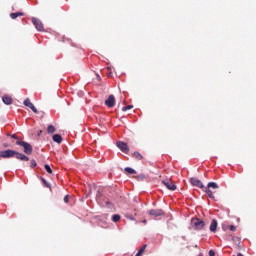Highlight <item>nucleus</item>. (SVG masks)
Returning <instances> with one entry per match:
<instances>
[{
	"mask_svg": "<svg viewBox=\"0 0 256 256\" xmlns=\"http://www.w3.org/2000/svg\"><path fill=\"white\" fill-rule=\"evenodd\" d=\"M57 131V129H55V126L53 125H49L48 128H47V133H50V134H53Z\"/></svg>",
	"mask_w": 256,
	"mask_h": 256,
	"instance_id": "nucleus-18",
	"label": "nucleus"
},
{
	"mask_svg": "<svg viewBox=\"0 0 256 256\" xmlns=\"http://www.w3.org/2000/svg\"><path fill=\"white\" fill-rule=\"evenodd\" d=\"M125 217L126 219H130L131 221L135 219L133 216H131V214H126Z\"/></svg>",
	"mask_w": 256,
	"mask_h": 256,
	"instance_id": "nucleus-24",
	"label": "nucleus"
},
{
	"mask_svg": "<svg viewBox=\"0 0 256 256\" xmlns=\"http://www.w3.org/2000/svg\"><path fill=\"white\" fill-rule=\"evenodd\" d=\"M11 157H15L19 161H29V158L25 154L19 153L15 150L8 149L0 151V159H11Z\"/></svg>",
	"mask_w": 256,
	"mask_h": 256,
	"instance_id": "nucleus-2",
	"label": "nucleus"
},
{
	"mask_svg": "<svg viewBox=\"0 0 256 256\" xmlns=\"http://www.w3.org/2000/svg\"><path fill=\"white\" fill-rule=\"evenodd\" d=\"M52 140L55 143L61 144L63 142V137H61V135H59V134H54L52 137Z\"/></svg>",
	"mask_w": 256,
	"mask_h": 256,
	"instance_id": "nucleus-13",
	"label": "nucleus"
},
{
	"mask_svg": "<svg viewBox=\"0 0 256 256\" xmlns=\"http://www.w3.org/2000/svg\"><path fill=\"white\" fill-rule=\"evenodd\" d=\"M238 256H244L243 254H241V253H238Z\"/></svg>",
	"mask_w": 256,
	"mask_h": 256,
	"instance_id": "nucleus-31",
	"label": "nucleus"
},
{
	"mask_svg": "<svg viewBox=\"0 0 256 256\" xmlns=\"http://www.w3.org/2000/svg\"><path fill=\"white\" fill-rule=\"evenodd\" d=\"M43 133V131L42 130H40L39 132H38V137H41V134Z\"/></svg>",
	"mask_w": 256,
	"mask_h": 256,
	"instance_id": "nucleus-30",
	"label": "nucleus"
},
{
	"mask_svg": "<svg viewBox=\"0 0 256 256\" xmlns=\"http://www.w3.org/2000/svg\"><path fill=\"white\" fill-rule=\"evenodd\" d=\"M163 185L167 187L170 191H175L177 189V186L173 183L171 180H163L162 181Z\"/></svg>",
	"mask_w": 256,
	"mask_h": 256,
	"instance_id": "nucleus-7",
	"label": "nucleus"
},
{
	"mask_svg": "<svg viewBox=\"0 0 256 256\" xmlns=\"http://www.w3.org/2000/svg\"><path fill=\"white\" fill-rule=\"evenodd\" d=\"M191 185L194 187H199V189H204L205 193L208 195L210 199H215V195L213 194V191L211 189H219V185L215 182H209L207 185V188H205V185H203V182L197 178H191L190 179Z\"/></svg>",
	"mask_w": 256,
	"mask_h": 256,
	"instance_id": "nucleus-1",
	"label": "nucleus"
},
{
	"mask_svg": "<svg viewBox=\"0 0 256 256\" xmlns=\"http://www.w3.org/2000/svg\"><path fill=\"white\" fill-rule=\"evenodd\" d=\"M24 105H25V107H28L29 109H31V111H33V113H38L37 108L35 107V105L32 104V102L29 98H26L24 100Z\"/></svg>",
	"mask_w": 256,
	"mask_h": 256,
	"instance_id": "nucleus-9",
	"label": "nucleus"
},
{
	"mask_svg": "<svg viewBox=\"0 0 256 256\" xmlns=\"http://www.w3.org/2000/svg\"><path fill=\"white\" fill-rule=\"evenodd\" d=\"M30 167H37V162L35 160H31Z\"/></svg>",
	"mask_w": 256,
	"mask_h": 256,
	"instance_id": "nucleus-23",
	"label": "nucleus"
},
{
	"mask_svg": "<svg viewBox=\"0 0 256 256\" xmlns=\"http://www.w3.org/2000/svg\"><path fill=\"white\" fill-rule=\"evenodd\" d=\"M190 227L194 231H201L205 228V221L199 219V218H192L190 222Z\"/></svg>",
	"mask_w": 256,
	"mask_h": 256,
	"instance_id": "nucleus-3",
	"label": "nucleus"
},
{
	"mask_svg": "<svg viewBox=\"0 0 256 256\" xmlns=\"http://www.w3.org/2000/svg\"><path fill=\"white\" fill-rule=\"evenodd\" d=\"M64 203H69V195H66V196L64 197Z\"/></svg>",
	"mask_w": 256,
	"mask_h": 256,
	"instance_id": "nucleus-27",
	"label": "nucleus"
},
{
	"mask_svg": "<svg viewBox=\"0 0 256 256\" xmlns=\"http://www.w3.org/2000/svg\"><path fill=\"white\" fill-rule=\"evenodd\" d=\"M16 145H20V147H23L24 149V153L26 155H31V153H33V147L31 146V144H29L26 141H16Z\"/></svg>",
	"mask_w": 256,
	"mask_h": 256,
	"instance_id": "nucleus-4",
	"label": "nucleus"
},
{
	"mask_svg": "<svg viewBox=\"0 0 256 256\" xmlns=\"http://www.w3.org/2000/svg\"><path fill=\"white\" fill-rule=\"evenodd\" d=\"M106 107H109V109H112V107H115V96L110 95L107 100H105Z\"/></svg>",
	"mask_w": 256,
	"mask_h": 256,
	"instance_id": "nucleus-8",
	"label": "nucleus"
},
{
	"mask_svg": "<svg viewBox=\"0 0 256 256\" xmlns=\"http://www.w3.org/2000/svg\"><path fill=\"white\" fill-rule=\"evenodd\" d=\"M23 15H25V13H23V12H14V13L10 14V17L12 19H17V17H23Z\"/></svg>",
	"mask_w": 256,
	"mask_h": 256,
	"instance_id": "nucleus-14",
	"label": "nucleus"
},
{
	"mask_svg": "<svg viewBox=\"0 0 256 256\" xmlns=\"http://www.w3.org/2000/svg\"><path fill=\"white\" fill-rule=\"evenodd\" d=\"M217 225H218L217 221L215 219H213L211 221V224H210V227H209V230L211 231V233H216Z\"/></svg>",
	"mask_w": 256,
	"mask_h": 256,
	"instance_id": "nucleus-12",
	"label": "nucleus"
},
{
	"mask_svg": "<svg viewBox=\"0 0 256 256\" xmlns=\"http://www.w3.org/2000/svg\"><path fill=\"white\" fill-rule=\"evenodd\" d=\"M2 101L5 105H13V98L9 95L3 96Z\"/></svg>",
	"mask_w": 256,
	"mask_h": 256,
	"instance_id": "nucleus-11",
	"label": "nucleus"
},
{
	"mask_svg": "<svg viewBox=\"0 0 256 256\" xmlns=\"http://www.w3.org/2000/svg\"><path fill=\"white\" fill-rule=\"evenodd\" d=\"M3 147H4L5 149H7V148L10 147V145H9L8 143H4V144H3Z\"/></svg>",
	"mask_w": 256,
	"mask_h": 256,
	"instance_id": "nucleus-29",
	"label": "nucleus"
},
{
	"mask_svg": "<svg viewBox=\"0 0 256 256\" xmlns=\"http://www.w3.org/2000/svg\"><path fill=\"white\" fill-rule=\"evenodd\" d=\"M195 247H196V249H197V247H198V246H197V245H195Z\"/></svg>",
	"mask_w": 256,
	"mask_h": 256,
	"instance_id": "nucleus-33",
	"label": "nucleus"
},
{
	"mask_svg": "<svg viewBox=\"0 0 256 256\" xmlns=\"http://www.w3.org/2000/svg\"><path fill=\"white\" fill-rule=\"evenodd\" d=\"M132 157H134V159H137V161H141L143 159V155H141V153L139 152H134L132 154Z\"/></svg>",
	"mask_w": 256,
	"mask_h": 256,
	"instance_id": "nucleus-16",
	"label": "nucleus"
},
{
	"mask_svg": "<svg viewBox=\"0 0 256 256\" xmlns=\"http://www.w3.org/2000/svg\"><path fill=\"white\" fill-rule=\"evenodd\" d=\"M41 181H42L43 185H45L48 189L51 188V184H49V182H47V180H45V178H41Z\"/></svg>",
	"mask_w": 256,
	"mask_h": 256,
	"instance_id": "nucleus-21",
	"label": "nucleus"
},
{
	"mask_svg": "<svg viewBox=\"0 0 256 256\" xmlns=\"http://www.w3.org/2000/svg\"><path fill=\"white\" fill-rule=\"evenodd\" d=\"M129 109H133V105H128L122 108V111H129Z\"/></svg>",
	"mask_w": 256,
	"mask_h": 256,
	"instance_id": "nucleus-22",
	"label": "nucleus"
},
{
	"mask_svg": "<svg viewBox=\"0 0 256 256\" xmlns=\"http://www.w3.org/2000/svg\"><path fill=\"white\" fill-rule=\"evenodd\" d=\"M118 149H120V151H122V153H129V146H127V143L123 142V141H118L116 143Z\"/></svg>",
	"mask_w": 256,
	"mask_h": 256,
	"instance_id": "nucleus-6",
	"label": "nucleus"
},
{
	"mask_svg": "<svg viewBox=\"0 0 256 256\" xmlns=\"http://www.w3.org/2000/svg\"><path fill=\"white\" fill-rule=\"evenodd\" d=\"M10 137L12 139H16L17 141H19V136H17V134H12V135H10Z\"/></svg>",
	"mask_w": 256,
	"mask_h": 256,
	"instance_id": "nucleus-25",
	"label": "nucleus"
},
{
	"mask_svg": "<svg viewBox=\"0 0 256 256\" xmlns=\"http://www.w3.org/2000/svg\"><path fill=\"white\" fill-rule=\"evenodd\" d=\"M125 171H126V173H129V175H135V173H137V171H135V169L129 168V167H126Z\"/></svg>",
	"mask_w": 256,
	"mask_h": 256,
	"instance_id": "nucleus-19",
	"label": "nucleus"
},
{
	"mask_svg": "<svg viewBox=\"0 0 256 256\" xmlns=\"http://www.w3.org/2000/svg\"><path fill=\"white\" fill-rule=\"evenodd\" d=\"M44 167L47 173H49L50 175L51 173H53V169H51V166H49V164H45Z\"/></svg>",
	"mask_w": 256,
	"mask_h": 256,
	"instance_id": "nucleus-20",
	"label": "nucleus"
},
{
	"mask_svg": "<svg viewBox=\"0 0 256 256\" xmlns=\"http://www.w3.org/2000/svg\"><path fill=\"white\" fill-rule=\"evenodd\" d=\"M143 223H147V220H144Z\"/></svg>",
	"mask_w": 256,
	"mask_h": 256,
	"instance_id": "nucleus-32",
	"label": "nucleus"
},
{
	"mask_svg": "<svg viewBox=\"0 0 256 256\" xmlns=\"http://www.w3.org/2000/svg\"><path fill=\"white\" fill-rule=\"evenodd\" d=\"M152 217H161V215H164L163 210L161 209H152L148 212Z\"/></svg>",
	"mask_w": 256,
	"mask_h": 256,
	"instance_id": "nucleus-10",
	"label": "nucleus"
},
{
	"mask_svg": "<svg viewBox=\"0 0 256 256\" xmlns=\"http://www.w3.org/2000/svg\"><path fill=\"white\" fill-rule=\"evenodd\" d=\"M145 249H147V244H144V245L139 249V251L136 253L135 256H142L143 253H145Z\"/></svg>",
	"mask_w": 256,
	"mask_h": 256,
	"instance_id": "nucleus-15",
	"label": "nucleus"
},
{
	"mask_svg": "<svg viewBox=\"0 0 256 256\" xmlns=\"http://www.w3.org/2000/svg\"><path fill=\"white\" fill-rule=\"evenodd\" d=\"M112 221H113V223H119V221H121V215H119V214H114V215L112 216Z\"/></svg>",
	"mask_w": 256,
	"mask_h": 256,
	"instance_id": "nucleus-17",
	"label": "nucleus"
},
{
	"mask_svg": "<svg viewBox=\"0 0 256 256\" xmlns=\"http://www.w3.org/2000/svg\"><path fill=\"white\" fill-rule=\"evenodd\" d=\"M209 256H215V251L210 250V251H209Z\"/></svg>",
	"mask_w": 256,
	"mask_h": 256,
	"instance_id": "nucleus-28",
	"label": "nucleus"
},
{
	"mask_svg": "<svg viewBox=\"0 0 256 256\" xmlns=\"http://www.w3.org/2000/svg\"><path fill=\"white\" fill-rule=\"evenodd\" d=\"M31 21L34 27H36L37 31H45V28L43 27V22L40 19L32 17Z\"/></svg>",
	"mask_w": 256,
	"mask_h": 256,
	"instance_id": "nucleus-5",
	"label": "nucleus"
},
{
	"mask_svg": "<svg viewBox=\"0 0 256 256\" xmlns=\"http://www.w3.org/2000/svg\"><path fill=\"white\" fill-rule=\"evenodd\" d=\"M229 229H230V231H237V227H235L233 225H230Z\"/></svg>",
	"mask_w": 256,
	"mask_h": 256,
	"instance_id": "nucleus-26",
	"label": "nucleus"
}]
</instances>
